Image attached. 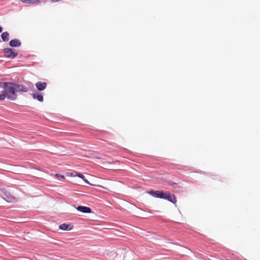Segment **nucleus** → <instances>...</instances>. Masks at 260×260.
<instances>
[{"label":"nucleus","instance_id":"20e7f679","mask_svg":"<svg viewBox=\"0 0 260 260\" xmlns=\"http://www.w3.org/2000/svg\"><path fill=\"white\" fill-rule=\"evenodd\" d=\"M164 192H164L163 191H159V190L154 191L153 190H150L148 192V193L149 194H151L153 197H154L155 198H160V199L163 198Z\"/></svg>","mask_w":260,"mask_h":260},{"label":"nucleus","instance_id":"4468645a","mask_svg":"<svg viewBox=\"0 0 260 260\" xmlns=\"http://www.w3.org/2000/svg\"><path fill=\"white\" fill-rule=\"evenodd\" d=\"M7 98L6 93L4 92L0 93V100L3 101L5 99V98Z\"/></svg>","mask_w":260,"mask_h":260},{"label":"nucleus","instance_id":"dca6fc26","mask_svg":"<svg viewBox=\"0 0 260 260\" xmlns=\"http://www.w3.org/2000/svg\"><path fill=\"white\" fill-rule=\"evenodd\" d=\"M55 176L56 177L61 178H62L63 179H64V176L63 175L59 174H55Z\"/></svg>","mask_w":260,"mask_h":260},{"label":"nucleus","instance_id":"6e6552de","mask_svg":"<svg viewBox=\"0 0 260 260\" xmlns=\"http://www.w3.org/2000/svg\"><path fill=\"white\" fill-rule=\"evenodd\" d=\"M9 45L11 47H19L21 45V42L18 39H14V40H11L10 42Z\"/></svg>","mask_w":260,"mask_h":260},{"label":"nucleus","instance_id":"0eeeda50","mask_svg":"<svg viewBox=\"0 0 260 260\" xmlns=\"http://www.w3.org/2000/svg\"><path fill=\"white\" fill-rule=\"evenodd\" d=\"M73 225L71 224L62 223L59 225V229L63 231H70L73 229Z\"/></svg>","mask_w":260,"mask_h":260},{"label":"nucleus","instance_id":"7ed1b4c3","mask_svg":"<svg viewBox=\"0 0 260 260\" xmlns=\"http://www.w3.org/2000/svg\"><path fill=\"white\" fill-rule=\"evenodd\" d=\"M163 199H166L168 200L169 201L173 203H176L177 202L176 198L174 194H171L169 192H165L163 196Z\"/></svg>","mask_w":260,"mask_h":260},{"label":"nucleus","instance_id":"f8f14e48","mask_svg":"<svg viewBox=\"0 0 260 260\" xmlns=\"http://www.w3.org/2000/svg\"><path fill=\"white\" fill-rule=\"evenodd\" d=\"M9 34L7 32H4L2 34L1 37L4 42L8 41Z\"/></svg>","mask_w":260,"mask_h":260},{"label":"nucleus","instance_id":"f257e3e1","mask_svg":"<svg viewBox=\"0 0 260 260\" xmlns=\"http://www.w3.org/2000/svg\"><path fill=\"white\" fill-rule=\"evenodd\" d=\"M4 90L7 98L12 101H15L16 99L17 93L27 91V89L23 85L11 82L4 83Z\"/></svg>","mask_w":260,"mask_h":260},{"label":"nucleus","instance_id":"1a4fd4ad","mask_svg":"<svg viewBox=\"0 0 260 260\" xmlns=\"http://www.w3.org/2000/svg\"><path fill=\"white\" fill-rule=\"evenodd\" d=\"M32 97L34 99L37 100L39 102L43 101V96L41 93H35L32 94Z\"/></svg>","mask_w":260,"mask_h":260},{"label":"nucleus","instance_id":"423d86ee","mask_svg":"<svg viewBox=\"0 0 260 260\" xmlns=\"http://www.w3.org/2000/svg\"><path fill=\"white\" fill-rule=\"evenodd\" d=\"M77 210L80 212L86 213H89L91 212L90 208L85 206H79L77 208Z\"/></svg>","mask_w":260,"mask_h":260},{"label":"nucleus","instance_id":"a211bd4d","mask_svg":"<svg viewBox=\"0 0 260 260\" xmlns=\"http://www.w3.org/2000/svg\"><path fill=\"white\" fill-rule=\"evenodd\" d=\"M101 186V187H102V186ZM102 187H103V188H105V187H103V186H102Z\"/></svg>","mask_w":260,"mask_h":260},{"label":"nucleus","instance_id":"9b49d317","mask_svg":"<svg viewBox=\"0 0 260 260\" xmlns=\"http://www.w3.org/2000/svg\"><path fill=\"white\" fill-rule=\"evenodd\" d=\"M24 3L30 4H38L40 3V0H21Z\"/></svg>","mask_w":260,"mask_h":260},{"label":"nucleus","instance_id":"2eb2a0df","mask_svg":"<svg viewBox=\"0 0 260 260\" xmlns=\"http://www.w3.org/2000/svg\"><path fill=\"white\" fill-rule=\"evenodd\" d=\"M75 172H73V173H68L67 175L68 176H70V177H76L77 176V175H75Z\"/></svg>","mask_w":260,"mask_h":260},{"label":"nucleus","instance_id":"9d476101","mask_svg":"<svg viewBox=\"0 0 260 260\" xmlns=\"http://www.w3.org/2000/svg\"><path fill=\"white\" fill-rule=\"evenodd\" d=\"M6 201L10 203H14L17 201L16 199L12 195L10 194H6Z\"/></svg>","mask_w":260,"mask_h":260},{"label":"nucleus","instance_id":"f03ea898","mask_svg":"<svg viewBox=\"0 0 260 260\" xmlns=\"http://www.w3.org/2000/svg\"><path fill=\"white\" fill-rule=\"evenodd\" d=\"M4 56L7 58H14L18 55V52L11 48H5L3 49Z\"/></svg>","mask_w":260,"mask_h":260},{"label":"nucleus","instance_id":"f3484780","mask_svg":"<svg viewBox=\"0 0 260 260\" xmlns=\"http://www.w3.org/2000/svg\"><path fill=\"white\" fill-rule=\"evenodd\" d=\"M2 27L1 26H0V33L2 31Z\"/></svg>","mask_w":260,"mask_h":260},{"label":"nucleus","instance_id":"ddd939ff","mask_svg":"<svg viewBox=\"0 0 260 260\" xmlns=\"http://www.w3.org/2000/svg\"><path fill=\"white\" fill-rule=\"evenodd\" d=\"M75 173L76 174L75 175H77V177L82 179L85 182H86L87 183H89L88 180L86 179H85L84 175H83L81 173H78L77 172H75Z\"/></svg>","mask_w":260,"mask_h":260},{"label":"nucleus","instance_id":"39448f33","mask_svg":"<svg viewBox=\"0 0 260 260\" xmlns=\"http://www.w3.org/2000/svg\"><path fill=\"white\" fill-rule=\"evenodd\" d=\"M35 85L38 90L42 91L46 88L47 83L46 82H38Z\"/></svg>","mask_w":260,"mask_h":260}]
</instances>
